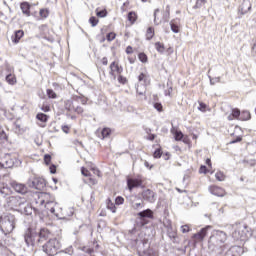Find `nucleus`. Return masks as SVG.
I'll return each mask as SVG.
<instances>
[{"label": "nucleus", "mask_w": 256, "mask_h": 256, "mask_svg": "<svg viewBox=\"0 0 256 256\" xmlns=\"http://www.w3.org/2000/svg\"><path fill=\"white\" fill-rule=\"evenodd\" d=\"M159 9H156L155 11H154V25H161V23H162V19H159V17H157L158 15H159Z\"/></svg>", "instance_id": "nucleus-28"}, {"label": "nucleus", "mask_w": 256, "mask_h": 256, "mask_svg": "<svg viewBox=\"0 0 256 256\" xmlns=\"http://www.w3.org/2000/svg\"><path fill=\"white\" fill-rule=\"evenodd\" d=\"M215 178L217 179V181H223L225 179V174H223V172H217L215 174Z\"/></svg>", "instance_id": "nucleus-38"}, {"label": "nucleus", "mask_w": 256, "mask_h": 256, "mask_svg": "<svg viewBox=\"0 0 256 256\" xmlns=\"http://www.w3.org/2000/svg\"><path fill=\"white\" fill-rule=\"evenodd\" d=\"M62 131H63L64 133H69V127H68V126H63V127H62Z\"/></svg>", "instance_id": "nucleus-60"}, {"label": "nucleus", "mask_w": 256, "mask_h": 256, "mask_svg": "<svg viewBox=\"0 0 256 256\" xmlns=\"http://www.w3.org/2000/svg\"><path fill=\"white\" fill-rule=\"evenodd\" d=\"M6 81L9 85H15V83H17V78H15V76H13L12 74H8L6 76Z\"/></svg>", "instance_id": "nucleus-27"}, {"label": "nucleus", "mask_w": 256, "mask_h": 256, "mask_svg": "<svg viewBox=\"0 0 256 256\" xmlns=\"http://www.w3.org/2000/svg\"><path fill=\"white\" fill-rule=\"evenodd\" d=\"M41 111H44V113H49L51 111V107L45 105L41 107Z\"/></svg>", "instance_id": "nucleus-51"}, {"label": "nucleus", "mask_w": 256, "mask_h": 256, "mask_svg": "<svg viewBox=\"0 0 256 256\" xmlns=\"http://www.w3.org/2000/svg\"><path fill=\"white\" fill-rule=\"evenodd\" d=\"M115 203H116V205H123V203H125V199L121 196H118L115 199Z\"/></svg>", "instance_id": "nucleus-41"}, {"label": "nucleus", "mask_w": 256, "mask_h": 256, "mask_svg": "<svg viewBox=\"0 0 256 256\" xmlns=\"http://www.w3.org/2000/svg\"><path fill=\"white\" fill-rule=\"evenodd\" d=\"M206 1L205 0H197L196 4L193 6V9H201L203 5H205Z\"/></svg>", "instance_id": "nucleus-34"}, {"label": "nucleus", "mask_w": 256, "mask_h": 256, "mask_svg": "<svg viewBox=\"0 0 256 256\" xmlns=\"http://www.w3.org/2000/svg\"><path fill=\"white\" fill-rule=\"evenodd\" d=\"M42 249L46 255H57V251L61 249V242L57 238H52L42 246Z\"/></svg>", "instance_id": "nucleus-5"}, {"label": "nucleus", "mask_w": 256, "mask_h": 256, "mask_svg": "<svg viewBox=\"0 0 256 256\" xmlns=\"http://www.w3.org/2000/svg\"><path fill=\"white\" fill-rule=\"evenodd\" d=\"M133 209H143V203L141 202H136L133 204Z\"/></svg>", "instance_id": "nucleus-47"}, {"label": "nucleus", "mask_w": 256, "mask_h": 256, "mask_svg": "<svg viewBox=\"0 0 256 256\" xmlns=\"http://www.w3.org/2000/svg\"><path fill=\"white\" fill-rule=\"evenodd\" d=\"M175 140L176 141H181V139H183V132L181 131H176L174 134Z\"/></svg>", "instance_id": "nucleus-39"}, {"label": "nucleus", "mask_w": 256, "mask_h": 256, "mask_svg": "<svg viewBox=\"0 0 256 256\" xmlns=\"http://www.w3.org/2000/svg\"><path fill=\"white\" fill-rule=\"evenodd\" d=\"M154 35H155V30L153 29V27H149L146 32V39L151 40L153 39Z\"/></svg>", "instance_id": "nucleus-29"}, {"label": "nucleus", "mask_w": 256, "mask_h": 256, "mask_svg": "<svg viewBox=\"0 0 256 256\" xmlns=\"http://www.w3.org/2000/svg\"><path fill=\"white\" fill-rule=\"evenodd\" d=\"M148 140H149V141H154V140H155V134H150V135L148 136Z\"/></svg>", "instance_id": "nucleus-59"}, {"label": "nucleus", "mask_w": 256, "mask_h": 256, "mask_svg": "<svg viewBox=\"0 0 256 256\" xmlns=\"http://www.w3.org/2000/svg\"><path fill=\"white\" fill-rule=\"evenodd\" d=\"M81 173H82V175H84V177H89V175H91L89 173V170H87L85 167L81 168Z\"/></svg>", "instance_id": "nucleus-48"}, {"label": "nucleus", "mask_w": 256, "mask_h": 256, "mask_svg": "<svg viewBox=\"0 0 256 256\" xmlns=\"http://www.w3.org/2000/svg\"><path fill=\"white\" fill-rule=\"evenodd\" d=\"M154 109H156V111H163V105H161V103H154Z\"/></svg>", "instance_id": "nucleus-45"}, {"label": "nucleus", "mask_w": 256, "mask_h": 256, "mask_svg": "<svg viewBox=\"0 0 256 256\" xmlns=\"http://www.w3.org/2000/svg\"><path fill=\"white\" fill-rule=\"evenodd\" d=\"M211 229V226H206L202 228L198 233L194 234L192 236V239H195V241H203L205 237H207V232Z\"/></svg>", "instance_id": "nucleus-11"}, {"label": "nucleus", "mask_w": 256, "mask_h": 256, "mask_svg": "<svg viewBox=\"0 0 256 256\" xmlns=\"http://www.w3.org/2000/svg\"><path fill=\"white\" fill-rule=\"evenodd\" d=\"M170 15H171V12H168V14L167 12H164L162 20H164L167 23V21H169Z\"/></svg>", "instance_id": "nucleus-50"}, {"label": "nucleus", "mask_w": 256, "mask_h": 256, "mask_svg": "<svg viewBox=\"0 0 256 256\" xmlns=\"http://www.w3.org/2000/svg\"><path fill=\"white\" fill-rule=\"evenodd\" d=\"M138 217H140V223L143 225H147V221L145 219H153V211L151 209H146L138 213Z\"/></svg>", "instance_id": "nucleus-8"}, {"label": "nucleus", "mask_w": 256, "mask_h": 256, "mask_svg": "<svg viewBox=\"0 0 256 256\" xmlns=\"http://www.w3.org/2000/svg\"><path fill=\"white\" fill-rule=\"evenodd\" d=\"M23 35H25V32H23V30L16 31L14 36L12 37L13 43H19V41H21Z\"/></svg>", "instance_id": "nucleus-20"}, {"label": "nucleus", "mask_w": 256, "mask_h": 256, "mask_svg": "<svg viewBox=\"0 0 256 256\" xmlns=\"http://www.w3.org/2000/svg\"><path fill=\"white\" fill-rule=\"evenodd\" d=\"M6 203L8 205V207H11L13 209V207H18L20 209H23V206L26 203L25 198H21V196H9L8 198H6Z\"/></svg>", "instance_id": "nucleus-6"}, {"label": "nucleus", "mask_w": 256, "mask_h": 256, "mask_svg": "<svg viewBox=\"0 0 256 256\" xmlns=\"http://www.w3.org/2000/svg\"><path fill=\"white\" fill-rule=\"evenodd\" d=\"M40 17H42V19H47V17H49V11L47 9H41Z\"/></svg>", "instance_id": "nucleus-35"}, {"label": "nucleus", "mask_w": 256, "mask_h": 256, "mask_svg": "<svg viewBox=\"0 0 256 256\" xmlns=\"http://www.w3.org/2000/svg\"><path fill=\"white\" fill-rule=\"evenodd\" d=\"M226 115H227L228 121H233L235 119H238L240 121L241 110L237 108H232L231 113H227Z\"/></svg>", "instance_id": "nucleus-14"}, {"label": "nucleus", "mask_w": 256, "mask_h": 256, "mask_svg": "<svg viewBox=\"0 0 256 256\" xmlns=\"http://www.w3.org/2000/svg\"><path fill=\"white\" fill-rule=\"evenodd\" d=\"M138 81L141 85H147V83H149V78L144 73H141L138 76Z\"/></svg>", "instance_id": "nucleus-23"}, {"label": "nucleus", "mask_w": 256, "mask_h": 256, "mask_svg": "<svg viewBox=\"0 0 256 256\" xmlns=\"http://www.w3.org/2000/svg\"><path fill=\"white\" fill-rule=\"evenodd\" d=\"M97 17H107V10H100L96 12Z\"/></svg>", "instance_id": "nucleus-42"}, {"label": "nucleus", "mask_w": 256, "mask_h": 256, "mask_svg": "<svg viewBox=\"0 0 256 256\" xmlns=\"http://www.w3.org/2000/svg\"><path fill=\"white\" fill-rule=\"evenodd\" d=\"M0 195L1 197H7V195H11V188L4 183H0Z\"/></svg>", "instance_id": "nucleus-18"}, {"label": "nucleus", "mask_w": 256, "mask_h": 256, "mask_svg": "<svg viewBox=\"0 0 256 256\" xmlns=\"http://www.w3.org/2000/svg\"><path fill=\"white\" fill-rule=\"evenodd\" d=\"M66 253H69V255H71L73 253V247H69L68 249H66Z\"/></svg>", "instance_id": "nucleus-61"}, {"label": "nucleus", "mask_w": 256, "mask_h": 256, "mask_svg": "<svg viewBox=\"0 0 256 256\" xmlns=\"http://www.w3.org/2000/svg\"><path fill=\"white\" fill-rule=\"evenodd\" d=\"M64 107L67 111H73L74 109V106H73V100L69 99V100H66L64 102Z\"/></svg>", "instance_id": "nucleus-26"}, {"label": "nucleus", "mask_w": 256, "mask_h": 256, "mask_svg": "<svg viewBox=\"0 0 256 256\" xmlns=\"http://www.w3.org/2000/svg\"><path fill=\"white\" fill-rule=\"evenodd\" d=\"M154 158L155 159H160V157H161V155H162V153H161V149H156L155 151H154Z\"/></svg>", "instance_id": "nucleus-44"}, {"label": "nucleus", "mask_w": 256, "mask_h": 256, "mask_svg": "<svg viewBox=\"0 0 256 256\" xmlns=\"http://www.w3.org/2000/svg\"><path fill=\"white\" fill-rule=\"evenodd\" d=\"M29 187L33 189L41 190L45 187V179L43 178H34L33 181L29 182Z\"/></svg>", "instance_id": "nucleus-10"}, {"label": "nucleus", "mask_w": 256, "mask_h": 256, "mask_svg": "<svg viewBox=\"0 0 256 256\" xmlns=\"http://www.w3.org/2000/svg\"><path fill=\"white\" fill-rule=\"evenodd\" d=\"M252 51L256 54V43L253 45Z\"/></svg>", "instance_id": "nucleus-64"}, {"label": "nucleus", "mask_w": 256, "mask_h": 256, "mask_svg": "<svg viewBox=\"0 0 256 256\" xmlns=\"http://www.w3.org/2000/svg\"><path fill=\"white\" fill-rule=\"evenodd\" d=\"M243 140V138L241 136H238L235 140H232L230 143L233 145L235 143H239Z\"/></svg>", "instance_id": "nucleus-52"}, {"label": "nucleus", "mask_w": 256, "mask_h": 256, "mask_svg": "<svg viewBox=\"0 0 256 256\" xmlns=\"http://www.w3.org/2000/svg\"><path fill=\"white\" fill-rule=\"evenodd\" d=\"M20 8L22 10V13H24V15H27V16L30 15V13H31V11H30L31 6L29 5V3H27V2L22 3L20 5Z\"/></svg>", "instance_id": "nucleus-21"}, {"label": "nucleus", "mask_w": 256, "mask_h": 256, "mask_svg": "<svg viewBox=\"0 0 256 256\" xmlns=\"http://www.w3.org/2000/svg\"><path fill=\"white\" fill-rule=\"evenodd\" d=\"M181 231L182 233H189V231H191V227L188 224L182 225Z\"/></svg>", "instance_id": "nucleus-40"}, {"label": "nucleus", "mask_w": 256, "mask_h": 256, "mask_svg": "<svg viewBox=\"0 0 256 256\" xmlns=\"http://www.w3.org/2000/svg\"><path fill=\"white\" fill-rule=\"evenodd\" d=\"M126 53H127V55H131V53H133V47L128 46V47L126 48Z\"/></svg>", "instance_id": "nucleus-56"}, {"label": "nucleus", "mask_w": 256, "mask_h": 256, "mask_svg": "<svg viewBox=\"0 0 256 256\" xmlns=\"http://www.w3.org/2000/svg\"><path fill=\"white\" fill-rule=\"evenodd\" d=\"M229 252L236 253V254H233V256H239L241 255V253H243V248H241L240 246H232Z\"/></svg>", "instance_id": "nucleus-22"}, {"label": "nucleus", "mask_w": 256, "mask_h": 256, "mask_svg": "<svg viewBox=\"0 0 256 256\" xmlns=\"http://www.w3.org/2000/svg\"><path fill=\"white\" fill-rule=\"evenodd\" d=\"M102 139H107L111 135V129L109 128H104L101 132Z\"/></svg>", "instance_id": "nucleus-31"}, {"label": "nucleus", "mask_w": 256, "mask_h": 256, "mask_svg": "<svg viewBox=\"0 0 256 256\" xmlns=\"http://www.w3.org/2000/svg\"><path fill=\"white\" fill-rule=\"evenodd\" d=\"M108 60L107 57L102 58V64L107 65Z\"/></svg>", "instance_id": "nucleus-63"}, {"label": "nucleus", "mask_w": 256, "mask_h": 256, "mask_svg": "<svg viewBox=\"0 0 256 256\" xmlns=\"http://www.w3.org/2000/svg\"><path fill=\"white\" fill-rule=\"evenodd\" d=\"M142 184H143V182L139 179H131L130 178V179L127 180L128 189L130 191L135 189V187H141Z\"/></svg>", "instance_id": "nucleus-15"}, {"label": "nucleus", "mask_w": 256, "mask_h": 256, "mask_svg": "<svg viewBox=\"0 0 256 256\" xmlns=\"http://www.w3.org/2000/svg\"><path fill=\"white\" fill-rule=\"evenodd\" d=\"M44 161H45L46 165H49V163H51V155L46 154L44 156Z\"/></svg>", "instance_id": "nucleus-49"}, {"label": "nucleus", "mask_w": 256, "mask_h": 256, "mask_svg": "<svg viewBox=\"0 0 256 256\" xmlns=\"http://www.w3.org/2000/svg\"><path fill=\"white\" fill-rule=\"evenodd\" d=\"M17 220L15 219V215L6 213L0 217V229L4 235H9V233H13V229H15V223Z\"/></svg>", "instance_id": "nucleus-3"}, {"label": "nucleus", "mask_w": 256, "mask_h": 256, "mask_svg": "<svg viewBox=\"0 0 256 256\" xmlns=\"http://www.w3.org/2000/svg\"><path fill=\"white\" fill-rule=\"evenodd\" d=\"M56 172H57V170H56L55 166L54 165L51 166L50 167V173L55 174Z\"/></svg>", "instance_id": "nucleus-58"}, {"label": "nucleus", "mask_w": 256, "mask_h": 256, "mask_svg": "<svg viewBox=\"0 0 256 256\" xmlns=\"http://www.w3.org/2000/svg\"><path fill=\"white\" fill-rule=\"evenodd\" d=\"M128 21H130V23H134L135 21H137V14H135V12H129Z\"/></svg>", "instance_id": "nucleus-32"}, {"label": "nucleus", "mask_w": 256, "mask_h": 256, "mask_svg": "<svg viewBox=\"0 0 256 256\" xmlns=\"http://www.w3.org/2000/svg\"><path fill=\"white\" fill-rule=\"evenodd\" d=\"M89 23L92 25V27H97L99 20L96 17H90Z\"/></svg>", "instance_id": "nucleus-37"}, {"label": "nucleus", "mask_w": 256, "mask_h": 256, "mask_svg": "<svg viewBox=\"0 0 256 256\" xmlns=\"http://www.w3.org/2000/svg\"><path fill=\"white\" fill-rule=\"evenodd\" d=\"M110 69L111 75H113V73H118V75H121V73H123V68L119 67V65L115 62L111 63Z\"/></svg>", "instance_id": "nucleus-19"}, {"label": "nucleus", "mask_w": 256, "mask_h": 256, "mask_svg": "<svg viewBox=\"0 0 256 256\" xmlns=\"http://www.w3.org/2000/svg\"><path fill=\"white\" fill-rule=\"evenodd\" d=\"M251 235H253L251 228L243 224L234 225V232L232 233V237L236 241H249Z\"/></svg>", "instance_id": "nucleus-4"}, {"label": "nucleus", "mask_w": 256, "mask_h": 256, "mask_svg": "<svg viewBox=\"0 0 256 256\" xmlns=\"http://www.w3.org/2000/svg\"><path fill=\"white\" fill-rule=\"evenodd\" d=\"M142 198L144 199V201H148V203H155L157 199L155 196V192L150 189L144 190L142 192Z\"/></svg>", "instance_id": "nucleus-9"}, {"label": "nucleus", "mask_w": 256, "mask_h": 256, "mask_svg": "<svg viewBox=\"0 0 256 256\" xmlns=\"http://www.w3.org/2000/svg\"><path fill=\"white\" fill-rule=\"evenodd\" d=\"M198 109L199 111H202V113H205V110L207 109V104L200 102Z\"/></svg>", "instance_id": "nucleus-43"}, {"label": "nucleus", "mask_w": 256, "mask_h": 256, "mask_svg": "<svg viewBox=\"0 0 256 256\" xmlns=\"http://www.w3.org/2000/svg\"><path fill=\"white\" fill-rule=\"evenodd\" d=\"M83 251L85 252V253H88L89 255H91V253H93V248H87V247H84L83 248Z\"/></svg>", "instance_id": "nucleus-53"}, {"label": "nucleus", "mask_w": 256, "mask_h": 256, "mask_svg": "<svg viewBox=\"0 0 256 256\" xmlns=\"http://www.w3.org/2000/svg\"><path fill=\"white\" fill-rule=\"evenodd\" d=\"M49 235V230L45 228L40 229L39 235L33 232V230L28 229L24 235V241L28 247H33L38 245V243H41V241H47Z\"/></svg>", "instance_id": "nucleus-2"}, {"label": "nucleus", "mask_w": 256, "mask_h": 256, "mask_svg": "<svg viewBox=\"0 0 256 256\" xmlns=\"http://www.w3.org/2000/svg\"><path fill=\"white\" fill-rule=\"evenodd\" d=\"M199 173H207V166H201L199 169Z\"/></svg>", "instance_id": "nucleus-55"}, {"label": "nucleus", "mask_w": 256, "mask_h": 256, "mask_svg": "<svg viewBox=\"0 0 256 256\" xmlns=\"http://www.w3.org/2000/svg\"><path fill=\"white\" fill-rule=\"evenodd\" d=\"M116 34L113 32H110L107 34V41H113V39H115Z\"/></svg>", "instance_id": "nucleus-46"}, {"label": "nucleus", "mask_w": 256, "mask_h": 256, "mask_svg": "<svg viewBox=\"0 0 256 256\" xmlns=\"http://www.w3.org/2000/svg\"><path fill=\"white\" fill-rule=\"evenodd\" d=\"M118 81H119V83L125 84L126 81H127V79H126L125 77H123V76H119V77H118Z\"/></svg>", "instance_id": "nucleus-54"}, {"label": "nucleus", "mask_w": 256, "mask_h": 256, "mask_svg": "<svg viewBox=\"0 0 256 256\" xmlns=\"http://www.w3.org/2000/svg\"><path fill=\"white\" fill-rule=\"evenodd\" d=\"M249 119H251V113L249 111L240 113V121H249Z\"/></svg>", "instance_id": "nucleus-24"}, {"label": "nucleus", "mask_w": 256, "mask_h": 256, "mask_svg": "<svg viewBox=\"0 0 256 256\" xmlns=\"http://www.w3.org/2000/svg\"><path fill=\"white\" fill-rule=\"evenodd\" d=\"M251 11V0H243L239 7L240 15H247V12Z\"/></svg>", "instance_id": "nucleus-12"}, {"label": "nucleus", "mask_w": 256, "mask_h": 256, "mask_svg": "<svg viewBox=\"0 0 256 256\" xmlns=\"http://www.w3.org/2000/svg\"><path fill=\"white\" fill-rule=\"evenodd\" d=\"M75 112L81 114V113H83V108L80 107V106H77V107L75 108Z\"/></svg>", "instance_id": "nucleus-57"}, {"label": "nucleus", "mask_w": 256, "mask_h": 256, "mask_svg": "<svg viewBox=\"0 0 256 256\" xmlns=\"http://www.w3.org/2000/svg\"><path fill=\"white\" fill-rule=\"evenodd\" d=\"M208 249L212 253L221 255L227 249V233L221 230L213 231L208 240Z\"/></svg>", "instance_id": "nucleus-1"}, {"label": "nucleus", "mask_w": 256, "mask_h": 256, "mask_svg": "<svg viewBox=\"0 0 256 256\" xmlns=\"http://www.w3.org/2000/svg\"><path fill=\"white\" fill-rule=\"evenodd\" d=\"M36 119H38V121H41L42 123H47L49 116H47L46 114H43V113H38L36 115Z\"/></svg>", "instance_id": "nucleus-25"}, {"label": "nucleus", "mask_w": 256, "mask_h": 256, "mask_svg": "<svg viewBox=\"0 0 256 256\" xmlns=\"http://www.w3.org/2000/svg\"><path fill=\"white\" fill-rule=\"evenodd\" d=\"M209 192L216 197H225V190L218 186H210Z\"/></svg>", "instance_id": "nucleus-13"}, {"label": "nucleus", "mask_w": 256, "mask_h": 256, "mask_svg": "<svg viewBox=\"0 0 256 256\" xmlns=\"http://www.w3.org/2000/svg\"><path fill=\"white\" fill-rule=\"evenodd\" d=\"M46 93L49 99H57V93L53 89H47Z\"/></svg>", "instance_id": "nucleus-33"}, {"label": "nucleus", "mask_w": 256, "mask_h": 256, "mask_svg": "<svg viewBox=\"0 0 256 256\" xmlns=\"http://www.w3.org/2000/svg\"><path fill=\"white\" fill-rule=\"evenodd\" d=\"M41 205H45V208L50 211L53 215H55V202L54 201H47L45 200H40Z\"/></svg>", "instance_id": "nucleus-17"}, {"label": "nucleus", "mask_w": 256, "mask_h": 256, "mask_svg": "<svg viewBox=\"0 0 256 256\" xmlns=\"http://www.w3.org/2000/svg\"><path fill=\"white\" fill-rule=\"evenodd\" d=\"M155 49L158 51V53H164L165 52V46L160 42L155 43Z\"/></svg>", "instance_id": "nucleus-30"}, {"label": "nucleus", "mask_w": 256, "mask_h": 256, "mask_svg": "<svg viewBox=\"0 0 256 256\" xmlns=\"http://www.w3.org/2000/svg\"><path fill=\"white\" fill-rule=\"evenodd\" d=\"M108 208L112 211V213H116L117 209L114 207V206H109L108 205Z\"/></svg>", "instance_id": "nucleus-62"}, {"label": "nucleus", "mask_w": 256, "mask_h": 256, "mask_svg": "<svg viewBox=\"0 0 256 256\" xmlns=\"http://www.w3.org/2000/svg\"><path fill=\"white\" fill-rule=\"evenodd\" d=\"M170 27L173 33H179V29L181 27V20L179 18L171 20Z\"/></svg>", "instance_id": "nucleus-16"}, {"label": "nucleus", "mask_w": 256, "mask_h": 256, "mask_svg": "<svg viewBox=\"0 0 256 256\" xmlns=\"http://www.w3.org/2000/svg\"><path fill=\"white\" fill-rule=\"evenodd\" d=\"M138 59L141 61V63H147V54L145 53H140L138 55Z\"/></svg>", "instance_id": "nucleus-36"}, {"label": "nucleus", "mask_w": 256, "mask_h": 256, "mask_svg": "<svg viewBox=\"0 0 256 256\" xmlns=\"http://www.w3.org/2000/svg\"><path fill=\"white\" fill-rule=\"evenodd\" d=\"M10 187L16 192L19 193L20 195H25L29 189L27 188V185L23 183H19L17 181H12L10 182Z\"/></svg>", "instance_id": "nucleus-7"}]
</instances>
